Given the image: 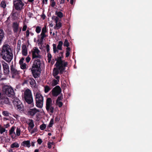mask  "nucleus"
<instances>
[{"label":"nucleus","mask_w":152,"mask_h":152,"mask_svg":"<svg viewBox=\"0 0 152 152\" xmlns=\"http://www.w3.org/2000/svg\"><path fill=\"white\" fill-rule=\"evenodd\" d=\"M0 57L6 61L10 62L13 58V54L10 46L7 44L4 45L0 49Z\"/></svg>","instance_id":"obj_1"},{"label":"nucleus","mask_w":152,"mask_h":152,"mask_svg":"<svg viewBox=\"0 0 152 152\" xmlns=\"http://www.w3.org/2000/svg\"><path fill=\"white\" fill-rule=\"evenodd\" d=\"M41 62L39 59H37L34 60L31 68L32 74L35 78L39 77L40 76L41 71L40 68Z\"/></svg>","instance_id":"obj_2"},{"label":"nucleus","mask_w":152,"mask_h":152,"mask_svg":"<svg viewBox=\"0 0 152 152\" xmlns=\"http://www.w3.org/2000/svg\"><path fill=\"white\" fill-rule=\"evenodd\" d=\"M24 97L25 101L28 104H31V107L34 106L33 99L31 91L28 89L24 92Z\"/></svg>","instance_id":"obj_3"},{"label":"nucleus","mask_w":152,"mask_h":152,"mask_svg":"<svg viewBox=\"0 0 152 152\" xmlns=\"http://www.w3.org/2000/svg\"><path fill=\"white\" fill-rule=\"evenodd\" d=\"M36 105L39 108H42L43 105V97L39 92H37L35 95Z\"/></svg>","instance_id":"obj_4"},{"label":"nucleus","mask_w":152,"mask_h":152,"mask_svg":"<svg viewBox=\"0 0 152 152\" xmlns=\"http://www.w3.org/2000/svg\"><path fill=\"white\" fill-rule=\"evenodd\" d=\"M46 109L50 115L53 113L54 107L52 106V100L50 98H48L46 99Z\"/></svg>","instance_id":"obj_5"},{"label":"nucleus","mask_w":152,"mask_h":152,"mask_svg":"<svg viewBox=\"0 0 152 152\" xmlns=\"http://www.w3.org/2000/svg\"><path fill=\"white\" fill-rule=\"evenodd\" d=\"M13 7L18 11H20L23 9L25 4L22 0H13Z\"/></svg>","instance_id":"obj_6"},{"label":"nucleus","mask_w":152,"mask_h":152,"mask_svg":"<svg viewBox=\"0 0 152 152\" xmlns=\"http://www.w3.org/2000/svg\"><path fill=\"white\" fill-rule=\"evenodd\" d=\"M14 107L18 110L23 111V106L20 101L18 98H15L12 102Z\"/></svg>","instance_id":"obj_7"},{"label":"nucleus","mask_w":152,"mask_h":152,"mask_svg":"<svg viewBox=\"0 0 152 152\" xmlns=\"http://www.w3.org/2000/svg\"><path fill=\"white\" fill-rule=\"evenodd\" d=\"M3 91L8 96L11 97L14 95L13 89L8 86H5L3 88Z\"/></svg>","instance_id":"obj_8"},{"label":"nucleus","mask_w":152,"mask_h":152,"mask_svg":"<svg viewBox=\"0 0 152 152\" xmlns=\"http://www.w3.org/2000/svg\"><path fill=\"white\" fill-rule=\"evenodd\" d=\"M68 65L67 62H64L60 63L59 65L55 64V66L58 68L60 71V74H62L64 72L65 69V67Z\"/></svg>","instance_id":"obj_9"},{"label":"nucleus","mask_w":152,"mask_h":152,"mask_svg":"<svg viewBox=\"0 0 152 152\" xmlns=\"http://www.w3.org/2000/svg\"><path fill=\"white\" fill-rule=\"evenodd\" d=\"M32 54V59H34L36 58H41V56L39 54L40 52L38 49L36 48L35 49L31 51Z\"/></svg>","instance_id":"obj_10"},{"label":"nucleus","mask_w":152,"mask_h":152,"mask_svg":"<svg viewBox=\"0 0 152 152\" xmlns=\"http://www.w3.org/2000/svg\"><path fill=\"white\" fill-rule=\"evenodd\" d=\"M61 92V90L58 86H56L52 90V95L54 96H58Z\"/></svg>","instance_id":"obj_11"},{"label":"nucleus","mask_w":152,"mask_h":152,"mask_svg":"<svg viewBox=\"0 0 152 152\" xmlns=\"http://www.w3.org/2000/svg\"><path fill=\"white\" fill-rule=\"evenodd\" d=\"M3 69V72L5 75H8L10 72L9 66L8 64L3 61L2 62Z\"/></svg>","instance_id":"obj_12"},{"label":"nucleus","mask_w":152,"mask_h":152,"mask_svg":"<svg viewBox=\"0 0 152 152\" xmlns=\"http://www.w3.org/2000/svg\"><path fill=\"white\" fill-rule=\"evenodd\" d=\"M10 70L11 73L12 75V78H15L16 76H18L19 74V72L18 70L16 69L14 66L13 64H12L10 66Z\"/></svg>","instance_id":"obj_13"},{"label":"nucleus","mask_w":152,"mask_h":152,"mask_svg":"<svg viewBox=\"0 0 152 152\" xmlns=\"http://www.w3.org/2000/svg\"><path fill=\"white\" fill-rule=\"evenodd\" d=\"M19 24L17 22H14L12 23V27L13 31L15 33H17L19 29Z\"/></svg>","instance_id":"obj_14"},{"label":"nucleus","mask_w":152,"mask_h":152,"mask_svg":"<svg viewBox=\"0 0 152 152\" xmlns=\"http://www.w3.org/2000/svg\"><path fill=\"white\" fill-rule=\"evenodd\" d=\"M28 122L27 123L28 124V129L29 132L31 131L34 128V125L33 121L31 119H29L28 120Z\"/></svg>","instance_id":"obj_15"},{"label":"nucleus","mask_w":152,"mask_h":152,"mask_svg":"<svg viewBox=\"0 0 152 152\" xmlns=\"http://www.w3.org/2000/svg\"><path fill=\"white\" fill-rule=\"evenodd\" d=\"M0 102L2 104H9L10 103L9 99L6 96L0 97Z\"/></svg>","instance_id":"obj_16"},{"label":"nucleus","mask_w":152,"mask_h":152,"mask_svg":"<svg viewBox=\"0 0 152 152\" xmlns=\"http://www.w3.org/2000/svg\"><path fill=\"white\" fill-rule=\"evenodd\" d=\"M58 18L57 17H56L54 19V20L55 21V23H56V26H54V29L56 30H58L60 28L62 27V24L60 22H59L58 23Z\"/></svg>","instance_id":"obj_17"},{"label":"nucleus","mask_w":152,"mask_h":152,"mask_svg":"<svg viewBox=\"0 0 152 152\" xmlns=\"http://www.w3.org/2000/svg\"><path fill=\"white\" fill-rule=\"evenodd\" d=\"M28 80L31 86L32 87H33L34 88H36V83L33 78L30 77L28 79Z\"/></svg>","instance_id":"obj_18"},{"label":"nucleus","mask_w":152,"mask_h":152,"mask_svg":"<svg viewBox=\"0 0 152 152\" xmlns=\"http://www.w3.org/2000/svg\"><path fill=\"white\" fill-rule=\"evenodd\" d=\"M38 112H39V110L37 109L36 108H34L30 109V110L28 112V113L29 115L31 116H33Z\"/></svg>","instance_id":"obj_19"},{"label":"nucleus","mask_w":152,"mask_h":152,"mask_svg":"<svg viewBox=\"0 0 152 152\" xmlns=\"http://www.w3.org/2000/svg\"><path fill=\"white\" fill-rule=\"evenodd\" d=\"M41 37L40 39H38L37 40V42L39 45H42L43 44V42L44 38L46 37L47 35L45 34H40Z\"/></svg>","instance_id":"obj_20"},{"label":"nucleus","mask_w":152,"mask_h":152,"mask_svg":"<svg viewBox=\"0 0 152 152\" xmlns=\"http://www.w3.org/2000/svg\"><path fill=\"white\" fill-rule=\"evenodd\" d=\"M22 54L23 56H26L27 54V49L26 45H23L22 47Z\"/></svg>","instance_id":"obj_21"},{"label":"nucleus","mask_w":152,"mask_h":152,"mask_svg":"<svg viewBox=\"0 0 152 152\" xmlns=\"http://www.w3.org/2000/svg\"><path fill=\"white\" fill-rule=\"evenodd\" d=\"M21 145L24 147L26 146L28 148L30 147L31 146L30 141L25 140L23 141L21 143Z\"/></svg>","instance_id":"obj_22"},{"label":"nucleus","mask_w":152,"mask_h":152,"mask_svg":"<svg viewBox=\"0 0 152 152\" xmlns=\"http://www.w3.org/2000/svg\"><path fill=\"white\" fill-rule=\"evenodd\" d=\"M63 58V57H62V56L57 57V58L56 59V58L55 59L56 61H57L55 64H58V65L60 63L65 62L64 61L62 60V58Z\"/></svg>","instance_id":"obj_23"},{"label":"nucleus","mask_w":152,"mask_h":152,"mask_svg":"<svg viewBox=\"0 0 152 152\" xmlns=\"http://www.w3.org/2000/svg\"><path fill=\"white\" fill-rule=\"evenodd\" d=\"M59 73L60 74V71L56 67L54 68L53 71V75L56 76V75H58Z\"/></svg>","instance_id":"obj_24"},{"label":"nucleus","mask_w":152,"mask_h":152,"mask_svg":"<svg viewBox=\"0 0 152 152\" xmlns=\"http://www.w3.org/2000/svg\"><path fill=\"white\" fill-rule=\"evenodd\" d=\"M4 31L2 29H0V45L1 44L2 42V39L4 37Z\"/></svg>","instance_id":"obj_25"},{"label":"nucleus","mask_w":152,"mask_h":152,"mask_svg":"<svg viewBox=\"0 0 152 152\" xmlns=\"http://www.w3.org/2000/svg\"><path fill=\"white\" fill-rule=\"evenodd\" d=\"M63 42L62 41H59L58 44L57 46V49L59 50H61L62 49V47L63 45Z\"/></svg>","instance_id":"obj_26"},{"label":"nucleus","mask_w":152,"mask_h":152,"mask_svg":"<svg viewBox=\"0 0 152 152\" xmlns=\"http://www.w3.org/2000/svg\"><path fill=\"white\" fill-rule=\"evenodd\" d=\"M58 81L55 79H53L52 82L51 86H54L58 84Z\"/></svg>","instance_id":"obj_27"},{"label":"nucleus","mask_w":152,"mask_h":152,"mask_svg":"<svg viewBox=\"0 0 152 152\" xmlns=\"http://www.w3.org/2000/svg\"><path fill=\"white\" fill-rule=\"evenodd\" d=\"M19 145L17 142H15L12 144L11 145V147L12 148H18L19 147Z\"/></svg>","instance_id":"obj_28"},{"label":"nucleus","mask_w":152,"mask_h":152,"mask_svg":"<svg viewBox=\"0 0 152 152\" xmlns=\"http://www.w3.org/2000/svg\"><path fill=\"white\" fill-rule=\"evenodd\" d=\"M56 15H57V16L59 18H62L63 16V13L61 11H59L58 12H56Z\"/></svg>","instance_id":"obj_29"},{"label":"nucleus","mask_w":152,"mask_h":152,"mask_svg":"<svg viewBox=\"0 0 152 152\" xmlns=\"http://www.w3.org/2000/svg\"><path fill=\"white\" fill-rule=\"evenodd\" d=\"M44 91L45 93H47L50 90L51 88L48 86H46L44 87Z\"/></svg>","instance_id":"obj_30"},{"label":"nucleus","mask_w":152,"mask_h":152,"mask_svg":"<svg viewBox=\"0 0 152 152\" xmlns=\"http://www.w3.org/2000/svg\"><path fill=\"white\" fill-rule=\"evenodd\" d=\"M53 52L54 53H55L56 52L58 53V50L57 49L56 45V44H53Z\"/></svg>","instance_id":"obj_31"},{"label":"nucleus","mask_w":152,"mask_h":152,"mask_svg":"<svg viewBox=\"0 0 152 152\" xmlns=\"http://www.w3.org/2000/svg\"><path fill=\"white\" fill-rule=\"evenodd\" d=\"M69 45V43L68 42V40L67 39H66L65 40V41L64 44V46H66V47H68Z\"/></svg>","instance_id":"obj_32"},{"label":"nucleus","mask_w":152,"mask_h":152,"mask_svg":"<svg viewBox=\"0 0 152 152\" xmlns=\"http://www.w3.org/2000/svg\"><path fill=\"white\" fill-rule=\"evenodd\" d=\"M41 30V27L38 26L36 28L35 31L37 33H39L40 32Z\"/></svg>","instance_id":"obj_33"},{"label":"nucleus","mask_w":152,"mask_h":152,"mask_svg":"<svg viewBox=\"0 0 152 152\" xmlns=\"http://www.w3.org/2000/svg\"><path fill=\"white\" fill-rule=\"evenodd\" d=\"M46 125L45 124H43L40 126V129L42 130H44L46 128Z\"/></svg>","instance_id":"obj_34"},{"label":"nucleus","mask_w":152,"mask_h":152,"mask_svg":"<svg viewBox=\"0 0 152 152\" xmlns=\"http://www.w3.org/2000/svg\"><path fill=\"white\" fill-rule=\"evenodd\" d=\"M38 130L37 127H35L34 129L33 128L31 131L30 133L31 134H32L34 132H37L38 131Z\"/></svg>","instance_id":"obj_35"},{"label":"nucleus","mask_w":152,"mask_h":152,"mask_svg":"<svg viewBox=\"0 0 152 152\" xmlns=\"http://www.w3.org/2000/svg\"><path fill=\"white\" fill-rule=\"evenodd\" d=\"M0 5L1 6L3 7V8H5L6 6V4L5 2L3 1L1 2Z\"/></svg>","instance_id":"obj_36"},{"label":"nucleus","mask_w":152,"mask_h":152,"mask_svg":"<svg viewBox=\"0 0 152 152\" xmlns=\"http://www.w3.org/2000/svg\"><path fill=\"white\" fill-rule=\"evenodd\" d=\"M20 65L21 69H26V64L25 63H24Z\"/></svg>","instance_id":"obj_37"},{"label":"nucleus","mask_w":152,"mask_h":152,"mask_svg":"<svg viewBox=\"0 0 152 152\" xmlns=\"http://www.w3.org/2000/svg\"><path fill=\"white\" fill-rule=\"evenodd\" d=\"M47 31L46 27H44L42 29L41 34H45V33L47 32Z\"/></svg>","instance_id":"obj_38"},{"label":"nucleus","mask_w":152,"mask_h":152,"mask_svg":"<svg viewBox=\"0 0 152 152\" xmlns=\"http://www.w3.org/2000/svg\"><path fill=\"white\" fill-rule=\"evenodd\" d=\"M15 127L12 126L11 127V129L9 130V133L10 135L12 134L14 131L15 129Z\"/></svg>","instance_id":"obj_39"},{"label":"nucleus","mask_w":152,"mask_h":152,"mask_svg":"<svg viewBox=\"0 0 152 152\" xmlns=\"http://www.w3.org/2000/svg\"><path fill=\"white\" fill-rule=\"evenodd\" d=\"M6 129L4 128L1 127V126L0 125V133L1 134H2L3 132H5Z\"/></svg>","instance_id":"obj_40"},{"label":"nucleus","mask_w":152,"mask_h":152,"mask_svg":"<svg viewBox=\"0 0 152 152\" xmlns=\"http://www.w3.org/2000/svg\"><path fill=\"white\" fill-rule=\"evenodd\" d=\"M20 130L19 128L17 127L16 129V133L18 136H19L20 135Z\"/></svg>","instance_id":"obj_41"},{"label":"nucleus","mask_w":152,"mask_h":152,"mask_svg":"<svg viewBox=\"0 0 152 152\" xmlns=\"http://www.w3.org/2000/svg\"><path fill=\"white\" fill-rule=\"evenodd\" d=\"M20 44L18 42L17 43V50L18 51V52H19L20 49Z\"/></svg>","instance_id":"obj_42"},{"label":"nucleus","mask_w":152,"mask_h":152,"mask_svg":"<svg viewBox=\"0 0 152 152\" xmlns=\"http://www.w3.org/2000/svg\"><path fill=\"white\" fill-rule=\"evenodd\" d=\"M56 102L59 107H61L63 105V103L61 102L58 101L57 102Z\"/></svg>","instance_id":"obj_43"},{"label":"nucleus","mask_w":152,"mask_h":152,"mask_svg":"<svg viewBox=\"0 0 152 152\" xmlns=\"http://www.w3.org/2000/svg\"><path fill=\"white\" fill-rule=\"evenodd\" d=\"M63 99V95H61V96H59L57 99L56 101V102H57L61 100L62 99Z\"/></svg>","instance_id":"obj_44"},{"label":"nucleus","mask_w":152,"mask_h":152,"mask_svg":"<svg viewBox=\"0 0 152 152\" xmlns=\"http://www.w3.org/2000/svg\"><path fill=\"white\" fill-rule=\"evenodd\" d=\"M54 123V119H52L49 123V126L50 127H51L53 125Z\"/></svg>","instance_id":"obj_45"},{"label":"nucleus","mask_w":152,"mask_h":152,"mask_svg":"<svg viewBox=\"0 0 152 152\" xmlns=\"http://www.w3.org/2000/svg\"><path fill=\"white\" fill-rule=\"evenodd\" d=\"M53 76L55 77V78L56 79V80L58 81V82L59 81V79L60 78V77L59 76H58V75H56V76L53 75Z\"/></svg>","instance_id":"obj_46"},{"label":"nucleus","mask_w":152,"mask_h":152,"mask_svg":"<svg viewBox=\"0 0 152 152\" xmlns=\"http://www.w3.org/2000/svg\"><path fill=\"white\" fill-rule=\"evenodd\" d=\"M24 60V58L22 57L19 61V64L20 65H21V64H23V61Z\"/></svg>","instance_id":"obj_47"},{"label":"nucleus","mask_w":152,"mask_h":152,"mask_svg":"<svg viewBox=\"0 0 152 152\" xmlns=\"http://www.w3.org/2000/svg\"><path fill=\"white\" fill-rule=\"evenodd\" d=\"M46 49H47V52L48 53L49 52V50H50V46L49 45L47 44L46 46Z\"/></svg>","instance_id":"obj_48"},{"label":"nucleus","mask_w":152,"mask_h":152,"mask_svg":"<svg viewBox=\"0 0 152 152\" xmlns=\"http://www.w3.org/2000/svg\"><path fill=\"white\" fill-rule=\"evenodd\" d=\"M37 142L40 145L42 143V141L41 139L38 138L37 140Z\"/></svg>","instance_id":"obj_49"},{"label":"nucleus","mask_w":152,"mask_h":152,"mask_svg":"<svg viewBox=\"0 0 152 152\" xmlns=\"http://www.w3.org/2000/svg\"><path fill=\"white\" fill-rule=\"evenodd\" d=\"M3 114L4 115L7 116L9 115V113L6 111H4L3 112Z\"/></svg>","instance_id":"obj_50"},{"label":"nucleus","mask_w":152,"mask_h":152,"mask_svg":"<svg viewBox=\"0 0 152 152\" xmlns=\"http://www.w3.org/2000/svg\"><path fill=\"white\" fill-rule=\"evenodd\" d=\"M51 2V6L52 7H53L56 4V2L54 1H52Z\"/></svg>","instance_id":"obj_51"},{"label":"nucleus","mask_w":152,"mask_h":152,"mask_svg":"<svg viewBox=\"0 0 152 152\" xmlns=\"http://www.w3.org/2000/svg\"><path fill=\"white\" fill-rule=\"evenodd\" d=\"M60 120V118L58 116H57L55 119V122L56 123V122H58L59 120Z\"/></svg>","instance_id":"obj_52"},{"label":"nucleus","mask_w":152,"mask_h":152,"mask_svg":"<svg viewBox=\"0 0 152 152\" xmlns=\"http://www.w3.org/2000/svg\"><path fill=\"white\" fill-rule=\"evenodd\" d=\"M27 28V26L26 25H24L23 27L22 28V31H25L26 30Z\"/></svg>","instance_id":"obj_53"},{"label":"nucleus","mask_w":152,"mask_h":152,"mask_svg":"<svg viewBox=\"0 0 152 152\" xmlns=\"http://www.w3.org/2000/svg\"><path fill=\"white\" fill-rule=\"evenodd\" d=\"M31 60V58L29 56L27 57L26 59V61L28 63Z\"/></svg>","instance_id":"obj_54"},{"label":"nucleus","mask_w":152,"mask_h":152,"mask_svg":"<svg viewBox=\"0 0 152 152\" xmlns=\"http://www.w3.org/2000/svg\"><path fill=\"white\" fill-rule=\"evenodd\" d=\"M51 143L50 142H48V148L49 149L51 148Z\"/></svg>","instance_id":"obj_55"},{"label":"nucleus","mask_w":152,"mask_h":152,"mask_svg":"<svg viewBox=\"0 0 152 152\" xmlns=\"http://www.w3.org/2000/svg\"><path fill=\"white\" fill-rule=\"evenodd\" d=\"M29 35V31L28 30H27L26 31V37H28Z\"/></svg>","instance_id":"obj_56"},{"label":"nucleus","mask_w":152,"mask_h":152,"mask_svg":"<svg viewBox=\"0 0 152 152\" xmlns=\"http://www.w3.org/2000/svg\"><path fill=\"white\" fill-rule=\"evenodd\" d=\"M70 55V52H69L68 51H66V57H68Z\"/></svg>","instance_id":"obj_57"},{"label":"nucleus","mask_w":152,"mask_h":152,"mask_svg":"<svg viewBox=\"0 0 152 152\" xmlns=\"http://www.w3.org/2000/svg\"><path fill=\"white\" fill-rule=\"evenodd\" d=\"M48 58H52V56L51 54L49 53H48Z\"/></svg>","instance_id":"obj_58"},{"label":"nucleus","mask_w":152,"mask_h":152,"mask_svg":"<svg viewBox=\"0 0 152 152\" xmlns=\"http://www.w3.org/2000/svg\"><path fill=\"white\" fill-rule=\"evenodd\" d=\"M71 50V48L69 47H67V48H66V51H68L69 52Z\"/></svg>","instance_id":"obj_59"},{"label":"nucleus","mask_w":152,"mask_h":152,"mask_svg":"<svg viewBox=\"0 0 152 152\" xmlns=\"http://www.w3.org/2000/svg\"><path fill=\"white\" fill-rule=\"evenodd\" d=\"M13 116L15 117V118H16V119H17L18 117V115L16 114H15L14 115H13Z\"/></svg>","instance_id":"obj_60"},{"label":"nucleus","mask_w":152,"mask_h":152,"mask_svg":"<svg viewBox=\"0 0 152 152\" xmlns=\"http://www.w3.org/2000/svg\"><path fill=\"white\" fill-rule=\"evenodd\" d=\"M65 0H61L60 2V4H63L64 3Z\"/></svg>","instance_id":"obj_61"},{"label":"nucleus","mask_w":152,"mask_h":152,"mask_svg":"<svg viewBox=\"0 0 152 152\" xmlns=\"http://www.w3.org/2000/svg\"><path fill=\"white\" fill-rule=\"evenodd\" d=\"M59 54H61V56H62V57H63V55H64V52H60L59 53Z\"/></svg>","instance_id":"obj_62"},{"label":"nucleus","mask_w":152,"mask_h":152,"mask_svg":"<svg viewBox=\"0 0 152 152\" xmlns=\"http://www.w3.org/2000/svg\"><path fill=\"white\" fill-rule=\"evenodd\" d=\"M9 126H10V125L9 124H7L4 126H5L6 128H8V127H9Z\"/></svg>","instance_id":"obj_63"},{"label":"nucleus","mask_w":152,"mask_h":152,"mask_svg":"<svg viewBox=\"0 0 152 152\" xmlns=\"http://www.w3.org/2000/svg\"><path fill=\"white\" fill-rule=\"evenodd\" d=\"M35 143V142H32L31 144V145L33 146V147H34V143Z\"/></svg>","instance_id":"obj_64"}]
</instances>
